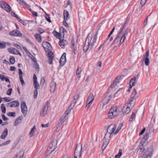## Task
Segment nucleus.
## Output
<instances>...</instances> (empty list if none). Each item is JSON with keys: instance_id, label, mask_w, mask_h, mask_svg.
<instances>
[{"instance_id": "1", "label": "nucleus", "mask_w": 158, "mask_h": 158, "mask_svg": "<svg viewBox=\"0 0 158 158\" xmlns=\"http://www.w3.org/2000/svg\"><path fill=\"white\" fill-rule=\"evenodd\" d=\"M136 93V90L135 89H134L131 93L127 103V105H125L123 107L122 112L123 114H128L131 111L135 104V102H133V101Z\"/></svg>"}, {"instance_id": "2", "label": "nucleus", "mask_w": 158, "mask_h": 158, "mask_svg": "<svg viewBox=\"0 0 158 158\" xmlns=\"http://www.w3.org/2000/svg\"><path fill=\"white\" fill-rule=\"evenodd\" d=\"M119 112L120 111L116 107H112L108 114V118L110 119H112L116 116Z\"/></svg>"}, {"instance_id": "3", "label": "nucleus", "mask_w": 158, "mask_h": 158, "mask_svg": "<svg viewBox=\"0 0 158 158\" xmlns=\"http://www.w3.org/2000/svg\"><path fill=\"white\" fill-rule=\"evenodd\" d=\"M57 145V141L56 140H53L49 144L48 150L49 153L52 152L56 148Z\"/></svg>"}, {"instance_id": "4", "label": "nucleus", "mask_w": 158, "mask_h": 158, "mask_svg": "<svg viewBox=\"0 0 158 158\" xmlns=\"http://www.w3.org/2000/svg\"><path fill=\"white\" fill-rule=\"evenodd\" d=\"M82 150V145L81 144L80 146H79L77 144L74 152V158H77V157L80 158L81 156Z\"/></svg>"}, {"instance_id": "5", "label": "nucleus", "mask_w": 158, "mask_h": 158, "mask_svg": "<svg viewBox=\"0 0 158 158\" xmlns=\"http://www.w3.org/2000/svg\"><path fill=\"white\" fill-rule=\"evenodd\" d=\"M98 35V31H97L95 34L94 35L93 40L92 39V36L90 34H89L88 35V36H89L91 38V40L90 42H89V45L90 47V49H91L94 45V44L96 42V40L97 38V35Z\"/></svg>"}, {"instance_id": "6", "label": "nucleus", "mask_w": 158, "mask_h": 158, "mask_svg": "<svg viewBox=\"0 0 158 158\" xmlns=\"http://www.w3.org/2000/svg\"><path fill=\"white\" fill-rule=\"evenodd\" d=\"M80 95L78 94H75L73 97V99L72 101H71V104L70 106L69 107L70 108V110H71L73 109L74 106H75L77 102L78 101Z\"/></svg>"}, {"instance_id": "7", "label": "nucleus", "mask_w": 158, "mask_h": 158, "mask_svg": "<svg viewBox=\"0 0 158 158\" xmlns=\"http://www.w3.org/2000/svg\"><path fill=\"white\" fill-rule=\"evenodd\" d=\"M0 6L7 12H10L11 10L9 5L2 1H0Z\"/></svg>"}, {"instance_id": "8", "label": "nucleus", "mask_w": 158, "mask_h": 158, "mask_svg": "<svg viewBox=\"0 0 158 158\" xmlns=\"http://www.w3.org/2000/svg\"><path fill=\"white\" fill-rule=\"evenodd\" d=\"M94 99V96L93 94L92 93H90L86 101V108H89L90 107Z\"/></svg>"}, {"instance_id": "9", "label": "nucleus", "mask_w": 158, "mask_h": 158, "mask_svg": "<svg viewBox=\"0 0 158 158\" xmlns=\"http://www.w3.org/2000/svg\"><path fill=\"white\" fill-rule=\"evenodd\" d=\"M21 112L23 114L24 117H25L27 113V108L26 103L22 101L21 105Z\"/></svg>"}, {"instance_id": "10", "label": "nucleus", "mask_w": 158, "mask_h": 158, "mask_svg": "<svg viewBox=\"0 0 158 158\" xmlns=\"http://www.w3.org/2000/svg\"><path fill=\"white\" fill-rule=\"evenodd\" d=\"M91 40V38L89 36L87 37L83 48V51L84 52H86L89 48H90L89 44H90L89 42H90Z\"/></svg>"}, {"instance_id": "11", "label": "nucleus", "mask_w": 158, "mask_h": 158, "mask_svg": "<svg viewBox=\"0 0 158 158\" xmlns=\"http://www.w3.org/2000/svg\"><path fill=\"white\" fill-rule=\"evenodd\" d=\"M154 152L153 146V145H151L148 148L147 150L144 152V153H145L147 155H149L151 157Z\"/></svg>"}, {"instance_id": "12", "label": "nucleus", "mask_w": 158, "mask_h": 158, "mask_svg": "<svg viewBox=\"0 0 158 158\" xmlns=\"http://www.w3.org/2000/svg\"><path fill=\"white\" fill-rule=\"evenodd\" d=\"M121 77L119 76L117 77L114 81L113 84L111 85V87L112 88H115L117 86H118V85L119 84L121 81Z\"/></svg>"}, {"instance_id": "13", "label": "nucleus", "mask_w": 158, "mask_h": 158, "mask_svg": "<svg viewBox=\"0 0 158 158\" xmlns=\"http://www.w3.org/2000/svg\"><path fill=\"white\" fill-rule=\"evenodd\" d=\"M149 56V51L148 50H147L145 54V55H144V58L145 64L146 66H148L149 65V59L148 58Z\"/></svg>"}, {"instance_id": "14", "label": "nucleus", "mask_w": 158, "mask_h": 158, "mask_svg": "<svg viewBox=\"0 0 158 158\" xmlns=\"http://www.w3.org/2000/svg\"><path fill=\"white\" fill-rule=\"evenodd\" d=\"M111 95L108 94L102 100L103 106L108 104L111 100Z\"/></svg>"}, {"instance_id": "15", "label": "nucleus", "mask_w": 158, "mask_h": 158, "mask_svg": "<svg viewBox=\"0 0 158 158\" xmlns=\"http://www.w3.org/2000/svg\"><path fill=\"white\" fill-rule=\"evenodd\" d=\"M116 126L115 124H110L108 127L107 132L112 134L114 132Z\"/></svg>"}, {"instance_id": "16", "label": "nucleus", "mask_w": 158, "mask_h": 158, "mask_svg": "<svg viewBox=\"0 0 158 158\" xmlns=\"http://www.w3.org/2000/svg\"><path fill=\"white\" fill-rule=\"evenodd\" d=\"M154 131V129L152 127H150L149 129L147 131L145 135H144L143 138L146 140H147L149 138V134L151 133H153Z\"/></svg>"}, {"instance_id": "17", "label": "nucleus", "mask_w": 158, "mask_h": 158, "mask_svg": "<svg viewBox=\"0 0 158 158\" xmlns=\"http://www.w3.org/2000/svg\"><path fill=\"white\" fill-rule=\"evenodd\" d=\"M56 83L54 81H52L50 83V91L51 93H53L56 90Z\"/></svg>"}, {"instance_id": "18", "label": "nucleus", "mask_w": 158, "mask_h": 158, "mask_svg": "<svg viewBox=\"0 0 158 158\" xmlns=\"http://www.w3.org/2000/svg\"><path fill=\"white\" fill-rule=\"evenodd\" d=\"M54 54L53 52L51 51L49 52L48 53V62L49 64H52Z\"/></svg>"}, {"instance_id": "19", "label": "nucleus", "mask_w": 158, "mask_h": 158, "mask_svg": "<svg viewBox=\"0 0 158 158\" xmlns=\"http://www.w3.org/2000/svg\"><path fill=\"white\" fill-rule=\"evenodd\" d=\"M48 109V105L47 104L44 105L42 111L40 112V115L41 116H44L47 114V111Z\"/></svg>"}, {"instance_id": "20", "label": "nucleus", "mask_w": 158, "mask_h": 158, "mask_svg": "<svg viewBox=\"0 0 158 158\" xmlns=\"http://www.w3.org/2000/svg\"><path fill=\"white\" fill-rule=\"evenodd\" d=\"M66 61V53H64L60 59V65L62 66L65 63Z\"/></svg>"}, {"instance_id": "21", "label": "nucleus", "mask_w": 158, "mask_h": 158, "mask_svg": "<svg viewBox=\"0 0 158 158\" xmlns=\"http://www.w3.org/2000/svg\"><path fill=\"white\" fill-rule=\"evenodd\" d=\"M8 51L9 53L15 54H19L20 53L19 51L15 48H10L8 49Z\"/></svg>"}, {"instance_id": "22", "label": "nucleus", "mask_w": 158, "mask_h": 158, "mask_svg": "<svg viewBox=\"0 0 158 158\" xmlns=\"http://www.w3.org/2000/svg\"><path fill=\"white\" fill-rule=\"evenodd\" d=\"M7 106H10V107L18 106L19 105V103L18 101H14L7 104Z\"/></svg>"}, {"instance_id": "23", "label": "nucleus", "mask_w": 158, "mask_h": 158, "mask_svg": "<svg viewBox=\"0 0 158 158\" xmlns=\"http://www.w3.org/2000/svg\"><path fill=\"white\" fill-rule=\"evenodd\" d=\"M43 45L46 51L50 50L49 48L51 45L48 42H44L43 43Z\"/></svg>"}, {"instance_id": "24", "label": "nucleus", "mask_w": 158, "mask_h": 158, "mask_svg": "<svg viewBox=\"0 0 158 158\" xmlns=\"http://www.w3.org/2000/svg\"><path fill=\"white\" fill-rule=\"evenodd\" d=\"M69 113V112H67V111H66L65 113L63 115L60 119L63 121L64 122L66 121L68 118V116Z\"/></svg>"}, {"instance_id": "25", "label": "nucleus", "mask_w": 158, "mask_h": 158, "mask_svg": "<svg viewBox=\"0 0 158 158\" xmlns=\"http://www.w3.org/2000/svg\"><path fill=\"white\" fill-rule=\"evenodd\" d=\"M8 134V130L6 128H5L2 132V135L0 136L1 139H4L5 138Z\"/></svg>"}, {"instance_id": "26", "label": "nucleus", "mask_w": 158, "mask_h": 158, "mask_svg": "<svg viewBox=\"0 0 158 158\" xmlns=\"http://www.w3.org/2000/svg\"><path fill=\"white\" fill-rule=\"evenodd\" d=\"M9 34L12 36H17L19 35L20 33L18 31L14 30L11 32H10L9 33Z\"/></svg>"}, {"instance_id": "27", "label": "nucleus", "mask_w": 158, "mask_h": 158, "mask_svg": "<svg viewBox=\"0 0 158 158\" xmlns=\"http://www.w3.org/2000/svg\"><path fill=\"white\" fill-rule=\"evenodd\" d=\"M60 41L59 42V44L60 47L62 48H64L65 47V45L64 43L65 42L66 40H62L61 38H59Z\"/></svg>"}, {"instance_id": "28", "label": "nucleus", "mask_w": 158, "mask_h": 158, "mask_svg": "<svg viewBox=\"0 0 158 158\" xmlns=\"http://www.w3.org/2000/svg\"><path fill=\"white\" fill-rule=\"evenodd\" d=\"M20 4L23 5V7L27 9H28L30 7V6L28 5L26 2L23 0H20Z\"/></svg>"}, {"instance_id": "29", "label": "nucleus", "mask_w": 158, "mask_h": 158, "mask_svg": "<svg viewBox=\"0 0 158 158\" xmlns=\"http://www.w3.org/2000/svg\"><path fill=\"white\" fill-rule=\"evenodd\" d=\"M111 134L107 132L104 136L103 140L109 141Z\"/></svg>"}, {"instance_id": "30", "label": "nucleus", "mask_w": 158, "mask_h": 158, "mask_svg": "<svg viewBox=\"0 0 158 158\" xmlns=\"http://www.w3.org/2000/svg\"><path fill=\"white\" fill-rule=\"evenodd\" d=\"M9 45L10 43L9 42H5L2 41V42H0V49H3L6 48V45Z\"/></svg>"}, {"instance_id": "31", "label": "nucleus", "mask_w": 158, "mask_h": 158, "mask_svg": "<svg viewBox=\"0 0 158 158\" xmlns=\"http://www.w3.org/2000/svg\"><path fill=\"white\" fill-rule=\"evenodd\" d=\"M34 36L38 42L40 43L41 42V37L40 34H35L34 35Z\"/></svg>"}, {"instance_id": "32", "label": "nucleus", "mask_w": 158, "mask_h": 158, "mask_svg": "<svg viewBox=\"0 0 158 158\" xmlns=\"http://www.w3.org/2000/svg\"><path fill=\"white\" fill-rule=\"evenodd\" d=\"M135 80L136 79L135 77H133L130 80V88H131L135 85Z\"/></svg>"}, {"instance_id": "33", "label": "nucleus", "mask_w": 158, "mask_h": 158, "mask_svg": "<svg viewBox=\"0 0 158 158\" xmlns=\"http://www.w3.org/2000/svg\"><path fill=\"white\" fill-rule=\"evenodd\" d=\"M136 111L132 113L131 114V117L130 118L129 120V122H131L133 120H134L136 117Z\"/></svg>"}, {"instance_id": "34", "label": "nucleus", "mask_w": 158, "mask_h": 158, "mask_svg": "<svg viewBox=\"0 0 158 158\" xmlns=\"http://www.w3.org/2000/svg\"><path fill=\"white\" fill-rule=\"evenodd\" d=\"M82 70L81 68L78 67L76 71V75L78 77L80 78L81 77V74Z\"/></svg>"}, {"instance_id": "35", "label": "nucleus", "mask_w": 158, "mask_h": 158, "mask_svg": "<svg viewBox=\"0 0 158 158\" xmlns=\"http://www.w3.org/2000/svg\"><path fill=\"white\" fill-rule=\"evenodd\" d=\"M64 17L65 20H67L69 18V15L68 11L65 10L64 11Z\"/></svg>"}, {"instance_id": "36", "label": "nucleus", "mask_w": 158, "mask_h": 158, "mask_svg": "<svg viewBox=\"0 0 158 158\" xmlns=\"http://www.w3.org/2000/svg\"><path fill=\"white\" fill-rule=\"evenodd\" d=\"M36 128L35 126L31 128L30 133L29 135H30L31 137H32L34 135V133L35 131Z\"/></svg>"}, {"instance_id": "37", "label": "nucleus", "mask_w": 158, "mask_h": 158, "mask_svg": "<svg viewBox=\"0 0 158 158\" xmlns=\"http://www.w3.org/2000/svg\"><path fill=\"white\" fill-rule=\"evenodd\" d=\"M60 34L61 35H63V36H64V32H67V31L66 30H64V27H61L60 29Z\"/></svg>"}, {"instance_id": "38", "label": "nucleus", "mask_w": 158, "mask_h": 158, "mask_svg": "<svg viewBox=\"0 0 158 158\" xmlns=\"http://www.w3.org/2000/svg\"><path fill=\"white\" fill-rule=\"evenodd\" d=\"M123 126V124L122 123H121L120 124H119V125L117 129H116V131L114 133V134L115 135L117 133H118L120 130L121 129V127L122 126Z\"/></svg>"}, {"instance_id": "39", "label": "nucleus", "mask_w": 158, "mask_h": 158, "mask_svg": "<svg viewBox=\"0 0 158 158\" xmlns=\"http://www.w3.org/2000/svg\"><path fill=\"white\" fill-rule=\"evenodd\" d=\"M23 72L22 70L20 69V82L21 83L22 85L23 86L25 85V83L23 81V78H22V76H21V75L22 74Z\"/></svg>"}, {"instance_id": "40", "label": "nucleus", "mask_w": 158, "mask_h": 158, "mask_svg": "<svg viewBox=\"0 0 158 158\" xmlns=\"http://www.w3.org/2000/svg\"><path fill=\"white\" fill-rule=\"evenodd\" d=\"M71 48L72 50V51L75 54V50L76 49V47L75 45V44L73 43L72 42L71 44Z\"/></svg>"}, {"instance_id": "41", "label": "nucleus", "mask_w": 158, "mask_h": 158, "mask_svg": "<svg viewBox=\"0 0 158 158\" xmlns=\"http://www.w3.org/2000/svg\"><path fill=\"white\" fill-rule=\"evenodd\" d=\"M10 62L12 64H14L15 62V58L13 56H11L10 58Z\"/></svg>"}, {"instance_id": "42", "label": "nucleus", "mask_w": 158, "mask_h": 158, "mask_svg": "<svg viewBox=\"0 0 158 158\" xmlns=\"http://www.w3.org/2000/svg\"><path fill=\"white\" fill-rule=\"evenodd\" d=\"M122 150L121 149H119L118 153L115 156V158H119L122 155Z\"/></svg>"}, {"instance_id": "43", "label": "nucleus", "mask_w": 158, "mask_h": 158, "mask_svg": "<svg viewBox=\"0 0 158 158\" xmlns=\"http://www.w3.org/2000/svg\"><path fill=\"white\" fill-rule=\"evenodd\" d=\"M53 33L54 35L56 38H59H59H61V37H60V35H61L60 33H59L58 32H57L56 31H53Z\"/></svg>"}, {"instance_id": "44", "label": "nucleus", "mask_w": 158, "mask_h": 158, "mask_svg": "<svg viewBox=\"0 0 158 158\" xmlns=\"http://www.w3.org/2000/svg\"><path fill=\"white\" fill-rule=\"evenodd\" d=\"M33 85H34V87L35 88V89H39L40 88V86L39 83L37 81L34 82Z\"/></svg>"}, {"instance_id": "45", "label": "nucleus", "mask_w": 158, "mask_h": 158, "mask_svg": "<svg viewBox=\"0 0 158 158\" xmlns=\"http://www.w3.org/2000/svg\"><path fill=\"white\" fill-rule=\"evenodd\" d=\"M1 108L2 112L3 113H5L6 112V109L4 104L3 103L1 104Z\"/></svg>"}, {"instance_id": "46", "label": "nucleus", "mask_w": 158, "mask_h": 158, "mask_svg": "<svg viewBox=\"0 0 158 158\" xmlns=\"http://www.w3.org/2000/svg\"><path fill=\"white\" fill-rule=\"evenodd\" d=\"M19 119L20 116H19L16 119L14 123V125L15 126H16L18 125V123H20V122L19 121Z\"/></svg>"}, {"instance_id": "47", "label": "nucleus", "mask_w": 158, "mask_h": 158, "mask_svg": "<svg viewBox=\"0 0 158 158\" xmlns=\"http://www.w3.org/2000/svg\"><path fill=\"white\" fill-rule=\"evenodd\" d=\"M62 124L59 123V122H58L56 127V131L57 132H58L59 131L60 129V127L62 125Z\"/></svg>"}, {"instance_id": "48", "label": "nucleus", "mask_w": 158, "mask_h": 158, "mask_svg": "<svg viewBox=\"0 0 158 158\" xmlns=\"http://www.w3.org/2000/svg\"><path fill=\"white\" fill-rule=\"evenodd\" d=\"M151 15V14H150L147 17V18H146V19L144 20V21L143 22V27H145L146 26V25H147V23H148V17L150 16Z\"/></svg>"}, {"instance_id": "49", "label": "nucleus", "mask_w": 158, "mask_h": 158, "mask_svg": "<svg viewBox=\"0 0 158 158\" xmlns=\"http://www.w3.org/2000/svg\"><path fill=\"white\" fill-rule=\"evenodd\" d=\"M7 115L10 117H15V113L10 112L7 113Z\"/></svg>"}, {"instance_id": "50", "label": "nucleus", "mask_w": 158, "mask_h": 158, "mask_svg": "<svg viewBox=\"0 0 158 158\" xmlns=\"http://www.w3.org/2000/svg\"><path fill=\"white\" fill-rule=\"evenodd\" d=\"M12 89L11 88L9 89L6 92V94L8 95H11Z\"/></svg>"}, {"instance_id": "51", "label": "nucleus", "mask_w": 158, "mask_h": 158, "mask_svg": "<svg viewBox=\"0 0 158 158\" xmlns=\"http://www.w3.org/2000/svg\"><path fill=\"white\" fill-rule=\"evenodd\" d=\"M103 140V142L102 145H104L106 147L107 146V145L109 143V141H108L105 140Z\"/></svg>"}, {"instance_id": "52", "label": "nucleus", "mask_w": 158, "mask_h": 158, "mask_svg": "<svg viewBox=\"0 0 158 158\" xmlns=\"http://www.w3.org/2000/svg\"><path fill=\"white\" fill-rule=\"evenodd\" d=\"M34 98L35 99L37 98L38 94V90L37 89H35L34 90Z\"/></svg>"}, {"instance_id": "53", "label": "nucleus", "mask_w": 158, "mask_h": 158, "mask_svg": "<svg viewBox=\"0 0 158 158\" xmlns=\"http://www.w3.org/2000/svg\"><path fill=\"white\" fill-rule=\"evenodd\" d=\"M38 31L41 34L44 33L45 32L41 28H38Z\"/></svg>"}, {"instance_id": "54", "label": "nucleus", "mask_w": 158, "mask_h": 158, "mask_svg": "<svg viewBox=\"0 0 158 158\" xmlns=\"http://www.w3.org/2000/svg\"><path fill=\"white\" fill-rule=\"evenodd\" d=\"M45 81V78L44 77L42 78L41 79V81L40 82V85H43Z\"/></svg>"}, {"instance_id": "55", "label": "nucleus", "mask_w": 158, "mask_h": 158, "mask_svg": "<svg viewBox=\"0 0 158 158\" xmlns=\"http://www.w3.org/2000/svg\"><path fill=\"white\" fill-rule=\"evenodd\" d=\"M126 25V23H125L124 24L123 26V27L122 28H121L120 29V31L119 32L118 34H119L120 35V34L121 33L122 31H123V30L124 29V28L125 27Z\"/></svg>"}, {"instance_id": "56", "label": "nucleus", "mask_w": 158, "mask_h": 158, "mask_svg": "<svg viewBox=\"0 0 158 158\" xmlns=\"http://www.w3.org/2000/svg\"><path fill=\"white\" fill-rule=\"evenodd\" d=\"M20 23L24 26H26L28 24L27 21H24L20 19Z\"/></svg>"}, {"instance_id": "57", "label": "nucleus", "mask_w": 158, "mask_h": 158, "mask_svg": "<svg viewBox=\"0 0 158 158\" xmlns=\"http://www.w3.org/2000/svg\"><path fill=\"white\" fill-rule=\"evenodd\" d=\"M119 36L120 35L118 34L117 35L116 37L114 40V41L113 42V44L114 43H115L116 42H117L118 41V38H119Z\"/></svg>"}, {"instance_id": "58", "label": "nucleus", "mask_w": 158, "mask_h": 158, "mask_svg": "<svg viewBox=\"0 0 158 158\" xmlns=\"http://www.w3.org/2000/svg\"><path fill=\"white\" fill-rule=\"evenodd\" d=\"M125 37L126 36H124V35H123L122 36L120 41V43L122 44L123 42Z\"/></svg>"}, {"instance_id": "59", "label": "nucleus", "mask_w": 158, "mask_h": 158, "mask_svg": "<svg viewBox=\"0 0 158 158\" xmlns=\"http://www.w3.org/2000/svg\"><path fill=\"white\" fill-rule=\"evenodd\" d=\"M24 153V151L23 150L20 151V158H23Z\"/></svg>"}, {"instance_id": "60", "label": "nucleus", "mask_w": 158, "mask_h": 158, "mask_svg": "<svg viewBox=\"0 0 158 158\" xmlns=\"http://www.w3.org/2000/svg\"><path fill=\"white\" fill-rule=\"evenodd\" d=\"M32 60L35 63H36L37 61L35 58L32 55H31V57Z\"/></svg>"}, {"instance_id": "61", "label": "nucleus", "mask_w": 158, "mask_h": 158, "mask_svg": "<svg viewBox=\"0 0 158 158\" xmlns=\"http://www.w3.org/2000/svg\"><path fill=\"white\" fill-rule=\"evenodd\" d=\"M2 118L3 120L4 121H7L8 120V119L3 114L2 115Z\"/></svg>"}, {"instance_id": "62", "label": "nucleus", "mask_w": 158, "mask_h": 158, "mask_svg": "<svg viewBox=\"0 0 158 158\" xmlns=\"http://www.w3.org/2000/svg\"><path fill=\"white\" fill-rule=\"evenodd\" d=\"M144 147L143 146V145L141 143H140V144L139 145V149L138 150H139L141 149H143Z\"/></svg>"}, {"instance_id": "63", "label": "nucleus", "mask_w": 158, "mask_h": 158, "mask_svg": "<svg viewBox=\"0 0 158 158\" xmlns=\"http://www.w3.org/2000/svg\"><path fill=\"white\" fill-rule=\"evenodd\" d=\"M147 0H141L140 2L141 5L143 6L145 4Z\"/></svg>"}, {"instance_id": "64", "label": "nucleus", "mask_w": 158, "mask_h": 158, "mask_svg": "<svg viewBox=\"0 0 158 158\" xmlns=\"http://www.w3.org/2000/svg\"><path fill=\"white\" fill-rule=\"evenodd\" d=\"M63 24L66 27H69L68 24L65 21H63Z\"/></svg>"}]
</instances>
